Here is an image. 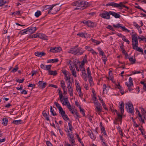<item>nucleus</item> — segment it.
Returning <instances> with one entry per match:
<instances>
[{
	"label": "nucleus",
	"instance_id": "obj_58",
	"mask_svg": "<svg viewBox=\"0 0 146 146\" xmlns=\"http://www.w3.org/2000/svg\"><path fill=\"white\" fill-rule=\"evenodd\" d=\"M107 28L111 30L112 31H115L114 29L110 25H108L107 27Z\"/></svg>",
	"mask_w": 146,
	"mask_h": 146
},
{
	"label": "nucleus",
	"instance_id": "obj_15",
	"mask_svg": "<svg viewBox=\"0 0 146 146\" xmlns=\"http://www.w3.org/2000/svg\"><path fill=\"white\" fill-rule=\"evenodd\" d=\"M35 54L36 56L42 57V56H44L45 53L44 52H35Z\"/></svg>",
	"mask_w": 146,
	"mask_h": 146
},
{
	"label": "nucleus",
	"instance_id": "obj_11",
	"mask_svg": "<svg viewBox=\"0 0 146 146\" xmlns=\"http://www.w3.org/2000/svg\"><path fill=\"white\" fill-rule=\"evenodd\" d=\"M68 136L69 137L70 139L69 141L72 144H74L75 142L74 140V136L70 134H68Z\"/></svg>",
	"mask_w": 146,
	"mask_h": 146
},
{
	"label": "nucleus",
	"instance_id": "obj_19",
	"mask_svg": "<svg viewBox=\"0 0 146 146\" xmlns=\"http://www.w3.org/2000/svg\"><path fill=\"white\" fill-rule=\"evenodd\" d=\"M62 104L63 105H67V108L69 110H70L72 109L71 106L70 105V104L69 102H63L62 103Z\"/></svg>",
	"mask_w": 146,
	"mask_h": 146
},
{
	"label": "nucleus",
	"instance_id": "obj_38",
	"mask_svg": "<svg viewBox=\"0 0 146 146\" xmlns=\"http://www.w3.org/2000/svg\"><path fill=\"white\" fill-rule=\"evenodd\" d=\"M41 15V12L40 11H37L35 13V15L36 17H38Z\"/></svg>",
	"mask_w": 146,
	"mask_h": 146
},
{
	"label": "nucleus",
	"instance_id": "obj_1",
	"mask_svg": "<svg viewBox=\"0 0 146 146\" xmlns=\"http://www.w3.org/2000/svg\"><path fill=\"white\" fill-rule=\"evenodd\" d=\"M120 107L119 108L121 111V115L118 113H117V118H115L114 120V123L115 124H117V121H120L121 122V119L122 118V115L123 114L124 111V103L123 101H121V104L119 105Z\"/></svg>",
	"mask_w": 146,
	"mask_h": 146
},
{
	"label": "nucleus",
	"instance_id": "obj_17",
	"mask_svg": "<svg viewBox=\"0 0 146 146\" xmlns=\"http://www.w3.org/2000/svg\"><path fill=\"white\" fill-rule=\"evenodd\" d=\"M57 4L55 5H46L44 7V10H46L48 9H52L53 7L55 6H56Z\"/></svg>",
	"mask_w": 146,
	"mask_h": 146
},
{
	"label": "nucleus",
	"instance_id": "obj_42",
	"mask_svg": "<svg viewBox=\"0 0 146 146\" xmlns=\"http://www.w3.org/2000/svg\"><path fill=\"white\" fill-rule=\"evenodd\" d=\"M60 9V6H55L54 8L56 12H57L59 11Z\"/></svg>",
	"mask_w": 146,
	"mask_h": 146
},
{
	"label": "nucleus",
	"instance_id": "obj_23",
	"mask_svg": "<svg viewBox=\"0 0 146 146\" xmlns=\"http://www.w3.org/2000/svg\"><path fill=\"white\" fill-rule=\"evenodd\" d=\"M68 91L70 95V96H73V89L72 87H70L68 88Z\"/></svg>",
	"mask_w": 146,
	"mask_h": 146
},
{
	"label": "nucleus",
	"instance_id": "obj_52",
	"mask_svg": "<svg viewBox=\"0 0 146 146\" xmlns=\"http://www.w3.org/2000/svg\"><path fill=\"white\" fill-rule=\"evenodd\" d=\"M87 72L88 76H91V71L90 70V69L89 67H88L87 69Z\"/></svg>",
	"mask_w": 146,
	"mask_h": 146
},
{
	"label": "nucleus",
	"instance_id": "obj_5",
	"mask_svg": "<svg viewBox=\"0 0 146 146\" xmlns=\"http://www.w3.org/2000/svg\"><path fill=\"white\" fill-rule=\"evenodd\" d=\"M126 107L127 108V111L128 113H131L132 115H134V108L133 107V105L132 103H131L129 102L126 103Z\"/></svg>",
	"mask_w": 146,
	"mask_h": 146
},
{
	"label": "nucleus",
	"instance_id": "obj_10",
	"mask_svg": "<svg viewBox=\"0 0 146 146\" xmlns=\"http://www.w3.org/2000/svg\"><path fill=\"white\" fill-rule=\"evenodd\" d=\"M61 50L62 49L60 47H55L53 48H51L50 51L51 52H60Z\"/></svg>",
	"mask_w": 146,
	"mask_h": 146
},
{
	"label": "nucleus",
	"instance_id": "obj_21",
	"mask_svg": "<svg viewBox=\"0 0 146 146\" xmlns=\"http://www.w3.org/2000/svg\"><path fill=\"white\" fill-rule=\"evenodd\" d=\"M58 59H54L48 60H47V63H51L56 62L58 61Z\"/></svg>",
	"mask_w": 146,
	"mask_h": 146
},
{
	"label": "nucleus",
	"instance_id": "obj_44",
	"mask_svg": "<svg viewBox=\"0 0 146 146\" xmlns=\"http://www.w3.org/2000/svg\"><path fill=\"white\" fill-rule=\"evenodd\" d=\"M113 26L115 28H121L122 26L121 24L118 23L116 25H113Z\"/></svg>",
	"mask_w": 146,
	"mask_h": 146
},
{
	"label": "nucleus",
	"instance_id": "obj_14",
	"mask_svg": "<svg viewBox=\"0 0 146 146\" xmlns=\"http://www.w3.org/2000/svg\"><path fill=\"white\" fill-rule=\"evenodd\" d=\"M38 37L44 40H47V36L43 34H39L38 35Z\"/></svg>",
	"mask_w": 146,
	"mask_h": 146
},
{
	"label": "nucleus",
	"instance_id": "obj_36",
	"mask_svg": "<svg viewBox=\"0 0 146 146\" xmlns=\"http://www.w3.org/2000/svg\"><path fill=\"white\" fill-rule=\"evenodd\" d=\"M97 49L99 52V54H100L102 56H103L104 54V52L102 50L101 48L100 47H98Z\"/></svg>",
	"mask_w": 146,
	"mask_h": 146
},
{
	"label": "nucleus",
	"instance_id": "obj_46",
	"mask_svg": "<svg viewBox=\"0 0 146 146\" xmlns=\"http://www.w3.org/2000/svg\"><path fill=\"white\" fill-rule=\"evenodd\" d=\"M51 66H52L51 65H46L45 66V70H48V71H49V70H50Z\"/></svg>",
	"mask_w": 146,
	"mask_h": 146
},
{
	"label": "nucleus",
	"instance_id": "obj_2",
	"mask_svg": "<svg viewBox=\"0 0 146 146\" xmlns=\"http://www.w3.org/2000/svg\"><path fill=\"white\" fill-rule=\"evenodd\" d=\"M72 5L73 6H77L80 7V9L82 8V9H83L89 6L88 2L84 1L81 0L74 1L72 3Z\"/></svg>",
	"mask_w": 146,
	"mask_h": 146
},
{
	"label": "nucleus",
	"instance_id": "obj_27",
	"mask_svg": "<svg viewBox=\"0 0 146 146\" xmlns=\"http://www.w3.org/2000/svg\"><path fill=\"white\" fill-rule=\"evenodd\" d=\"M138 40L134 41V42H133V43H132V46L133 47V48L134 49V48H136L138 46Z\"/></svg>",
	"mask_w": 146,
	"mask_h": 146
},
{
	"label": "nucleus",
	"instance_id": "obj_47",
	"mask_svg": "<svg viewBox=\"0 0 146 146\" xmlns=\"http://www.w3.org/2000/svg\"><path fill=\"white\" fill-rule=\"evenodd\" d=\"M68 81L67 82V88H68L70 87H71L72 86H70V84H71V82L70 80V79H68Z\"/></svg>",
	"mask_w": 146,
	"mask_h": 146
},
{
	"label": "nucleus",
	"instance_id": "obj_4",
	"mask_svg": "<svg viewBox=\"0 0 146 146\" xmlns=\"http://www.w3.org/2000/svg\"><path fill=\"white\" fill-rule=\"evenodd\" d=\"M84 50L82 48H79L76 49L75 48H71L68 52V53H71L75 55H81L83 54Z\"/></svg>",
	"mask_w": 146,
	"mask_h": 146
},
{
	"label": "nucleus",
	"instance_id": "obj_20",
	"mask_svg": "<svg viewBox=\"0 0 146 146\" xmlns=\"http://www.w3.org/2000/svg\"><path fill=\"white\" fill-rule=\"evenodd\" d=\"M62 104L63 105H67V108L69 110H70L72 109L71 106L70 105V104L69 102H63L62 103Z\"/></svg>",
	"mask_w": 146,
	"mask_h": 146
},
{
	"label": "nucleus",
	"instance_id": "obj_56",
	"mask_svg": "<svg viewBox=\"0 0 146 146\" xmlns=\"http://www.w3.org/2000/svg\"><path fill=\"white\" fill-rule=\"evenodd\" d=\"M82 74L84 78H86L87 77L86 71L82 72Z\"/></svg>",
	"mask_w": 146,
	"mask_h": 146
},
{
	"label": "nucleus",
	"instance_id": "obj_32",
	"mask_svg": "<svg viewBox=\"0 0 146 146\" xmlns=\"http://www.w3.org/2000/svg\"><path fill=\"white\" fill-rule=\"evenodd\" d=\"M3 122L2 124H3L5 126H6L7 124L8 119L7 118H4L3 119Z\"/></svg>",
	"mask_w": 146,
	"mask_h": 146
},
{
	"label": "nucleus",
	"instance_id": "obj_35",
	"mask_svg": "<svg viewBox=\"0 0 146 146\" xmlns=\"http://www.w3.org/2000/svg\"><path fill=\"white\" fill-rule=\"evenodd\" d=\"M59 99L60 100V101L62 104L63 102H64L63 101L64 100V98H63V96L62 93L59 94Z\"/></svg>",
	"mask_w": 146,
	"mask_h": 146
},
{
	"label": "nucleus",
	"instance_id": "obj_50",
	"mask_svg": "<svg viewBox=\"0 0 146 146\" xmlns=\"http://www.w3.org/2000/svg\"><path fill=\"white\" fill-rule=\"evenodd\" d=\"M80 112H81V113H82L83 116H85V114L84 112V110L83 109H82L81 108H80Z\"/></svg>",
	"mask_w": 146,
	"mask_h": 146
},
{
	"label": "nucleus",
	"instance_id": "obj_6",
	"mask_svg": "<svg viewBox=\"0 0 146 146\" xmlns=\"http://www.w3.org/2000/svg\"><path fill=\"white\" fill-rule=\"evenodd\" d=\"M36 30V27H29L26 29L23 30V34L25 33L27 34L28 33V32H29V33L32 34L34 33Z\"/></svg>",
	"mask_w": 146,
	"mask_h": 146
},
{
	"label": "nucleus",
	"instance_id": "obj_33",
	"mask_svg": "<svg viewBox=\"0 0 146 146\" xmlns=\"http://www.w3.org/2000/svg\"><path fill=\"white\" fill-rule=\"evenodd\" d=\"M129 59L132 64H133L135 63V58H133L132 57L129 58Z\"/></svg>",
	"mask_w": 146,
	"mask_h": 146
},
{
	"label": "nucleus",
	"instance_id": "obj_29",
	"mask_svg": "<svg viewBox=\"0 0 146 146\" xmlns=\"http://www.w3.org/2000/svg\"><path fill=\"white\" fill-rule=\"evenodd\" d=\"M22 121L21 120H14L12 123L16 124L18 125L22 123Z\"/></svg>",
	"mask_w": 146,
	"mask_h": 146
},
{
	"label": "nucleus",
	"instance_id": "obj_30",
	"mask_svg": "<svg viewBox=\"0 0 146 146\" xmlns=\"http://www.w3.org/2000/svg\"><path fill=\"white\" fill-rule=\"evenodd\" d=\"M62 117L63 118V119L66 121L67 120H69V118H68L67 115L66 114H64L61 115Z\"/></svg>",
	"mask_w": 146,
	"mask_h": 146
},
{
	"label": "nucleus",
	"instance_id": "obj_61",
	"mask_svg": "<svg viewBox=\"0 0 146 146\" xmlns=\"http://www.w3.org/2000/svg\"><path fill=\"white\" fill-rule=\"evenodd\" d=\"M49 87H53V88H58V87L56 85L51 84H49Z\"/></svg>",
	"mask_w": 146,
	"mask_h": 146
},
{
	"label": "nucleus",
	"instance_id": "obj_7",
	"mask_svg": "<svg viewBox=\"0 0 146 146\" xmlns=\"http://www.w3.org/2000/svg\"><path fill=\"white\" fill-rule=\"evenodd\" d=\"M110 11L108 12L106 11H104L103 13L100 15V16L104 19H109L110 18Z\"/></svg>",
	"mask_w": 146,
	"mask_h": 146
},
{
	"label": "nucleus",
	"instance_id": "obj_16",
	"mask_svg": "<svg viewBox=\"0 0 146 146\" xmlns=\"http://www.w3.org/2000/svg\"><path fill=\"white\" fill-rule=\"evenodd\" d=\"M89 24L88 25V27L92 28L96 27L97 25V24L96 23L93 22L91 21H89Z\"/></svg>",
	"mask_w": 146,
	"mask_h": 146
},
{
	"label": "nucleus",
	"instance_id": "obj_18",
	"mask_svg": "<svg viewBox=\"0 0 146 146\" xmlns=\"http://www.w3.org/2000/svg\"><path fill=\"white\" fill-rule=\"evenodd\" d=\"M87 34L86 33H79L77 34V35L80 37L86 38V36H87Z\"/></svg>",
	"mask_w": 146,
	"mask_h": 146
},
{
	"label": "nucleus",
	"instance_id": "obj_9",
	"mask_svg": "<svg viewBox=\"0 0 146 146\" xmlns=\"http://www.w3.org/2000/svg\"><path fill=\"white\" fill-rule=\"evenodd\" d=\"M38 86L39 88L41 89H43L47 85V83L46 82L43 83L42 81H39L38 83Z\"/></svg>",
	"mask_w": 146,
	"mask_h": 146
},
{
	"label": "nucleus",
	"instance_id": "obj_60",
	"mask_svg": "<svg viewBox=\"0 0 146 146\" xmlns=\"http://www.w3.org/2000/svg\"><path fill=\"white\" fill-rule=\"evenodd\" d=\"M68 125L69 126V130L71 131H72V129L73 128L72 125L70 123H68Z\"/></svg>",
	"mask_w": 146,
	"mask_h": 146
},
{
	"label": "nucleus",
	"instance_id": "obj_8",
	"mask_svg": "<svg viewBox=\"0 0 146 146\" xmlns=\"http://www.w3.org/2000/svg\"><path fill=\"white\" fill-rule=\"evenodd\" d=\"M119 4V3L118 4L114 2H111L109 3L106 4V6H111L113 7H116L118 8L119 7H121Z\"/></svg>",
	"mask_w": 146,
	"mask_h": 146
},
{
	"label": "nucleus",
	"instance_id": "obj_13",
	"mask_svg": "<svg viewBox=\"0 0 146 146\" xmlns=\"http://www.w3.org/2000/svg\"><path fill=\"white\" fill-rule=\"evenodd\" d=\"M62 73L65 75L66 78V80H67L68 79H70V78L69 76V73L66 70L62 71Z\"/></svg>",
	"mask_w": 146,
	"mask_h": 146
},
{
	"label": "nucleus",
	"instance_id": "obj_55",
	"mask_svg": "<svg viewBox=\"0 0 146 146\" xmlns=\"http://www.w3.org/2000/svg\"><path fill=\"white\" fill-rule=\"evenodd\" d=\"M76 89L77 91L79 92V93H81V90L80 86H76Z\"/></svg>",
	"mask_w": 146,
	"mask_h": 146
},
{
	"label": "nucleus",
	"instance_id": "obj_51",
	"mask_svg": "<svg viewBox=\"0 0 146 146\" xmlns=\"http://www.w3.org/2000/svg\"><path fill=\"white\" fill-rule=\"evenodd\" d=\"M129 83H128L129 84L131 85H133V82L132 78L131 77H130L129 78Z\"/></svg>",
	"mask_w": 146,
	"mask_h": 146
},
{
	"label": "nucleus",
	"instance_id": "obj_3",
	"mask_svg": "<svg viewBox=\"0 0 146 146\" xmlns=\"http://www.w3.org/2000/svg\"><path fill=\"white\" fill-rule=\"evenodd\" d=\"M93 103L94 104L96 108L95 110L96 112V114L97 113L98 115H100L101 112L102 111V108L101 104L98 102L96 100L97 98L95 96L93 97Z\"/></svg>",
	"mask_w": 146,
	"mask_h": 146
},
{
	"label": "nucleus",
	"instance_id": "obj_12",
	"mask_svg": "<svg viewBox=\"0 0 146 146\" xmlns=\"http://www.w3.org/2000/svg\"><path fill=\"white\" fill-rule=\"evenodd\" d=\"M110 15H112L116 18H119L121 17L119 14L113 11H110Z\"/></svg>",
	"mask_w": 146,
	"mask_h": 146
},
{
	"label": "nucleus",
	"instance_id": "obj_45",
	"mask_svg": "<svg viewBox=\"0 0 146 146\" xmlns=\"http://www.w3.org/2000/svg\"><path fill=\"white\" fill-rule=\"evenodd\" d=\"M18 69V65H17L15 66V68H14L12 70L11 72H15L17 71Z\"/></svg>",
	"mask_w": 146,
	"mask_h": 146
},
{
	"label": "nucleus",
	"instance_id": "obj_43",
	"mask_svg": "<svg viewBox=\"0 0 146 146\" xmlns=\"http://www.w3.org/2000/svg\"><path fill=\"white\" fill-rule=\"evenodd\" d=\"M141 111L142 112L143 116L144 118H145V113H146V111L144 110L143 108H141Z\"/></svg>",
	"mask_w": 146,
	"mask_h": 146
},
{
	"label": "nucleus",
	"instance_id": "obj_22",
	"mask_svg": "<svg viewBox=\"0 0 146 146\" xmlns=\"http://www.w3.org/2000/svg\"><path fill=\"white\" fill-rule=\"evenodd\" d=\"M43 116L48 121H50L49 118L48 117L47 114L46 113L45 111H43L42 112Z\"/></svg>",
	"mask_w": 146,
	"mask_h": 146
},
{
	"label": "nucleus",
	"instance_id": "obj_64",
	"mask_svg": "<svg viewBox=\"0 0 146 146\" xmlns=\"http://www.w3.org/2000/svg\"><path fill=\"white\" fill-rule=\"evenodd\" d=\"M46 143L47 146H51L52 145L51 143L49 141H46Z\"/></svg>",
	"mask_w": 146,
	"mask_h": 146
},
{
	"label": "nucleus",
	"instance_id": "obj_34",
	"mask_svg": "<svg viewBox=\"0 0 146 146\" xmlns=\"http://www.w3.org/2000/svg\"><path fill=\"white\" fill-rule=\"evenodd\" d=\"M60 84L61 87L62 88L63 90H64L66 87L64 81L63 80H61L60 82Z\"/></svg>",
	"mask_w": 146,
	"mask_h": 146
},
{
	"label": "nucleus",
	"instance_id": "obj_37",
	"mask_svg": "<svg viewBox=\"0 0 146 146\" xmlns=\"http://www.w3.org/2000/svg\"><path fill=\"white\" fill-rule=\"evenodd\" d=\"M50 112L51 113L52 115L53 116L56 115V114L55 112H54V110L53 109L52 106H50Z\"/></svg>",
	"mask_w": 146,
	"mask_h": 146
},
{
	"label": "nucleus",
	"instance_id": "obj_49",
	"mask_svg": "<svg viewBox=\"0 0 146 146\" xmlns=\"http://www.w3.org/2000/svg\"><path fill=\"white\" fill-rule=\"evenodd\" d=\"M121 28L122 29V31H127L128 32H129L130 31L128 29L125 28V27L123 26H122Z\"/></svg>",
	"mask_w": 146,
	"mask_h": 146
},
{
	"label": "nucleus",
	"instance_id": "obj_28",
	"mask_svg": "<svg viewBox=\"0 0 146 146\" xmlns=\"http://www.w3.org/2000/svg\"><path fill=\"white\" fill-rule=\"evenodd\" d=\"M8 2L6 0H0V7L2 6L5 5Z\"/></svg>",
	"mask_w": 146,
	"mask_h": 146
},
{
	"label": "nucleus",
	"instance_id": "obj_25",
	"mask_svg": "<svg viewBox=\"0 0 146 146\" xmlns=\"http://www.w3.org/2000/svg\"><path fill=\"white\" fill-rule=\"evenodd\" d=\"M57 74V73L56 70L52 71L50 70L48 71V74L49 75L55 76Z\"/></svg>",
	"mask_w": 146,
	"mask_h": 146
},
{
	"label": "nucleus",
	"instance_id": "obj_54",
	"mask_svg": "<svg viewBox=\"0 0 146 146\" xmlns=\"http://www.w3.org/2000/svg\"><path fill=\"white\" fill-rule=\"evenodd\" d=\"M38 35H37V34H34L33 35H30V38H35L37 37H38Z\"/></svg>",
	"mask_w": 146,
	"mask_h": 146
},
{
	"label": "nucleus",
	"instance_id": "obj_59",
	"mask_svg": "<svg viewBox=\"0 0 146 146\" xmlns=\"http://www.w3.org/2000/svg\"><path fill=\"white\" fill-rule=\"evenodd\" d=\"M54 104L56 105V107L58 110H59V107H62L58 103L56 102H54Z\"/></svg>",
	"mask_w": 146,
	"mask_h": 146
},
{
	"label": "nucleus",
	"instance_id": "obj_62",
	"mask_svg": "<svg viewBox=\"0 0 146 146\" xmlns=\"http://www.w3.org/2000/svg\"><path fill=\"white\" fill-rule=\"evenodd\" d=\"M102 106L105 110H108V108L106 107V105L105 103L104 102L102 104Z\"/></svg>",
	"mask_w": 146,
	"mask_h": 146
},
{
	"label": "nucleus",
	"instance_id": "obj_53",
	"mask_svg": "<svg viewBox=\"0 0 146 146\" xmlns=\"http://www.w3.org/2000/svg\"><path fill=\"white\" fill-rule=\"evenodd\" d=\"M120 6H121V7H119V8H121L123 7H125V8H127V9H129V7H127L126 6H125V5L123 4L121 2H120V3H119V4Z\"/></svg>",
	"mask_w": 146,
	"mask_h": 146
},
{
	"label": "nucleus",
	"instance_id": "obj_26",
	"mask_svg": "<svg viewBox=\"0 0 146 146\" xmlns=\"http://www.w3.org/2000/svg\"><path fill=\"white\" fill-rule=\"evenodd\" d=\"M125 84L127 86L129 90V92H131L133 90V89L131 87L133 86V85H131L129 84L127 82H125Z\"/></svg>",
	"mask_w": 146,
	"mask_h": 146
},
{
	"label": "nucleus",
	"instance_id": "obj_40",
	"mask_svg": "<svg viewBox=\"0 0 146 146\" xmlns=\"http://www.w3.org/2000/svg\"><path fill=\"white\" fill-rule=\"evenodd\" d=\"M109 88V86H107L106 84H104L103 85V92L105 91V90H107V89L108 90Z\"/></svg>",
	"mask_w": 146,
	"mask_h": 146
},
{
	"label": "nucleus",
	"instance_id": "obj_31",
	"mask_svg": "<svg viewBox=\"0 0 146 146\" xmlns=\"http://www.w3.org/2000/svg\"><path fill=\"white\" fill-rule=\"evenodd\" d=\"M59 113L61 114V115H62L64 114H65V112L64 111L62 107H59Z\"/></svg>",
	"mask_w": 146,
	"mask_h": 146
},
{
	"label": "nucleus",
	"instance_id": "obj_57",
	"mask_svg": "<svg viewBox=\"0 0 146 146\" xmlns=\"http://www.w3.org/2000/svg\"><path fill=\"white\" fill-rule=\"evenodd\" d=\"M24 80L25 79L24 78H23L22 80H21L19 79H18L17 80H16V81L17 82H19L20 83H22L24 81Z\"/></svg>",
	"mask_w": 146,
	"mask_h": 146
},
{
	"label": "nucleus",
	"instance_id": "obj_63",
	"mask_svg": "<svg viewBox=\"0 0 146 146\" xmlns=\"http://www.w3.org/2000/svg\"><path fill=\"white\" fill-rule=\"evenodd\" d=\"M132 72L133 74H139L140 73H142V72H141V71H132Z\"/></svg>",
	"mask_w": 146,
	"mask_h": 146
},
{
	"label": "nucleus",
	"instance_id": "obj_39",
	"mask_svg": "<svg viewBox=\"0 0 146 146\" xmlns=\"http://www.w3.org/2000/svg\"><path fill=\"white\" fill-rule=\"evenodd\" d=\"M90 40L92 41V42L96 43V45L99 44L100 43V42L99 41L93 39V38H91Z\"/></svg>",
	"mask_w": 146,
	"mask_h": 146
},
{
	"label": "nucleus",
	"instance_id": "obj_24",
	"mask_svg": "<svg viewBox=\"0 0 146 146\" xmlns=\"http://www.w3.org/2000/svg\"><path fill=\"white\" fill-rule=\"evenodd\" d=\"M132 42L133 43L134 41L138 40L136 34H134L132 35Z\"/></svg>",
	"mask_w": 146,
	"mask_h": 146
},
{
	"label": "nucleus",
	"instance_id": "obj_41",
	"mask_svg": "<svg viewBox=\"0 0 146 146\" xmlns=\"http://www.w3.org/2000/svg\"><path fill=\"white\" fill-rule=\"evenodd\" d=\"M134 49L136 50L137 51H139L140 52L143 53V50L142 48H140L138 47H137L135 48H134Z\"/></svg>",
	"mask_w": 146,
	"mask_h": 146
},
{
	"label": "nucleus",
	"instance_id": "obj_48",
	"mask_svg": "<svg viewBox=\"0 0 146 146\" xmlns=\"http://www.w3.org/2000/svg\"><path fill=\"white\" fill-rule=\"evenodd\" d=\"M72 75L75 77L77 76L76 73L75 69H74L72 71Z\"/></svg>",
	"mask_w": 146,
	"mask_h": 146
}]
</instances>
